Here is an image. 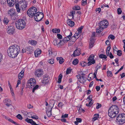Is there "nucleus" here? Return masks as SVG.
<instances>
[{
	"mask_svg": "<svg viewBox=\"0 0 125 125\" xmlns=\"http://www.w3.org/2000/svg\"><path fill=\"white\" fill-rule=\"evenodd\" d=\"M20 52V47L16 45L10 46L7 50L8 56L12 58H15L16 57Z\"/></svg>",
	"mask_w": 125,
	"mask_h": 125,
	"instance_id": "nucleus-1",
	"label": "nucleus"
},
{
	"mask_svg": "<svg viewBox=\"0 0 125 125\" xmlns=\"http://www.w3.org/2000/svg\"><path fill=\"white\" fill-rule=\"evenodd\" d=\"M109 23L106 20H104L101 21L99 23H98L99 27L96 29V32L100 33L102 31V30L107 28Z\"/></svg>",
	"mask_w": 125,
	"mask_h": 125,
	"instance_id": "nucleus-2",
	"label": "nucleus"
},
{
	"mask_svg": "<svg viewBox=\"0 0 125 125\" xmlns=\"http://www.w3.org/2000/svg\"><path fill=\"white\" fill-rule=\"evenodd\" d=\"M16 27L19 30H22L25 27L26 23L25 21L23 19H20L15 22Z\"/></svg>",
	"mask_w": 125,
	"mask_h": 125,
	"instance_id": "nucleus-3",
	"label": "nucleus"
},
{
	"mask_svg": "<svg viewBox=\"0 0 125 125\" xmlns=\"http://www.w3.org/2000/svg\"><path fill=\"white\" fill-rule=\"evenodd\" d=\"M117 123L119 125H122L125 123V114H120L117 117L116 120Z\"/></svg>",
	"mask_w": 125,
	"mask_h": 125,
	"instance_id": "nucleus-4",
	"label": "nucleus"
},
{
	"mask_svg": "<svg viewBox=\"0 0 125 125\" xmlns=\"http://www.w3.org/2000/svg\"><path fill=\"white\" fill-rule=\"evenodd\" d=\"M37 11L36 8L35 7H32L28 10L27 13L30 17H32L36 14Z\"/></svg>",
	"mask_w": 125,
	"mask_h": 125,
	"instance_id": "nucleus-5",
	"label": "nucleus"
},
{
	"mask_svg": "<svg viewBox=\"0 0 125 125\" xmlns=\"http://www.w3.org/2000/svg\"><path fill=\"white\" fill-rule=\"evenodd\" d=\"M65 34L67 36L66 37H64L63 39V42H66L70 40V38L72 35L71 32L69 30H67L65 31Z\"/></svg>",
	"mask_w": 125,
	"mask_h": 125,
	"instance_id": "nucleus-6",
	"label": "nucleus"
},
{
	"mask_svg": "<svg viewBox=\"0 0 125 125\" xmlns=\"http://www.w3.org/2000/svg\"><path fill=\"white\" fill-rule=\"evenodd\" d=\"M36 81L35 79L33 78H31L30 80L28 81L27 83V87L32 88L36 84Z\"/></svg>",
	"mask_w": 125,
	"mask_h": 125,
	"instance_id": "nucleus-7",
	"label": "nucleus"
},
{
	"mask_svg": "<svg viewBox=\"0 0 125 125\" xmlns=\"http://www.w3.org/2000/svg\"><path fill=\"white\" fill-rule=\"evenodd\" d=\"M8 14L10 16L11 19L14 20H16V18L15 16H16V13L14 9H11L9 10L8 11Z\"/></svg>",
	"mask_w": 125,
	"mask_h": 125,
	"instance_id": "nucleus-8",
	"label": "nucleus"
},
{
	"mask_svg": "<svg viewBox=\"0 0 125 125\" xmlns=\"http://www.w3.org/2000/svg\"><path fill=\"white\" fill-rule=\"evenodd\" d=\"M109 110L115 113L117 115L119 113V110L118 107L115 105H114L111 106Z\"/></svg>",
	"mask_w": 125,
	"mask_h": 125,
	"instance_id": "nucleus-9",
	"label": "nucleus"
},
{
	"mask_svg": "<svg viewBox=\"0 0 125 125\" xmlns=\"http://www.w3.org/2000/svg\"><path fill=\"white\" fill-rule=\"evenodd\" d=\"M18 3L19 4V5L21 9L23 10H24L25 9V8L27 7V4L25 1H23L22 0V1H21Z\"/></svg>",
	"mask_w": 125,
	"mask_h": 125,
	"instance_id": "nucleus-10",
	"label": "nucleus"
},
{
	"mask_svg": "<svg viewBox=\"0 0 125 125\" xmlns=\"http://www.w3.org/2000/svg\"><path fill=\"white\" fill-rule=\"evenodd\" d=\"M40 12H37L36 14L34 16L35 20L37 22L42 20L43 18L44 15H42V17L40 18Z\"/></svg>",
	"mask_w": 125,
	"mask_h": 125,
	"instance_id": "nucleus-11",
	"label": "nucleus"
},
{
	"mask_svg": "<svg viewBox=\"0 0 125 125\" xmlns=\"http://www.w3.org/2000/svg\"><path fill=\"white\" fill-rule=\"evenodd\" d=\"M81 53V49L80 48H78L75 50L73 52V53L71 55L72 56L75 57L79 56Z\"/></svg>",
	"mask_w": 125,
	"mask_h": 125,
	"instance_id": "nucleus-12",
	"label": "nucleus"
},
{
	"mask_svg": "<svg viewBox=\"0 0 125 125\" xmlns=\"http://www.w3.org/2000/svg\"><path fill=\"white\" fill-rule=\"evenodd\" d=\"M14 27L13 26H10L7 29V32L8 33L10 34H12L14 33Z\"/></svg>",
	"mask_w": 125,
	"mask_h": 125,
	"instance_id": "nucleus-13",
	"label": "nucleus"
},
{
	"mask_svg": "<svg viewBox=\"0 0 125 125\" xmlns=\"http://www.w3.org/2000/svg\"><path fill=\"white\" fill-rule=\"evenodd\" d=\"M43 74V72L41 69H39L35 71V74L36 76L39 77H40L41 75H42Z\"/></svg>",
	"mask_w": 125,
	"mask_h": 125,
	"instance_id": "nucleus-14",
	"label": "nucleus"
},
{
	"mask_svg": "<svg viewBox=\"0 0 125 125\" xmlns=\"http://www.w3.org/2000/svg\"><path fill=\"white\" fill-rule=\"evenodd\" d=\"M50 80L49 76L47 74H45L43 76V82L45 83H48Z\"/></svg>",
	"mask_w": 125,
	"mask_h": 125,
	"instance_id": "nucleus-15",
	"label": "nucleus"
},
{
	"mask_svg": "<svg viewBox=\"0 0 125 125\" xmlns=\"http://www.w3.org/2000/svg\"><path fill=\"white\" fill-rule=\"evenodd\" d=\"M49 56L51 57H55L57 54L56 52L52 51L51 49L49 50Z\"/></svg>",
	"mask_w": 125,
	"mask_h": 125,
	"instance_id": "nucleus-16",
	"label": "nucleus"
},
{
	"mask_svg": "<svg viewBox=\"0 0 125 125\" xmlns=\"http://www.w3.org/2000/svg\"><path fill=\"white\" fill-rule=\"evenodd\" d=\"M108 114L109 116L112 118L115 117L117 115V114L115 113H114L109 110H108Z\"/></svg>",
	"mask_w": 125,
	"mask_h": 125,
	"instance_id": "nucleus-17",
	"label": "nucleus"
},
{
	"mask_svg": "<svg viewBox=\"0 0 125 125\" xmlns=\"http://www.w3.org/2000/svg\"><path fill=\"white\" fill-rule=\"evenodd\" d=\"M3 101L4 103H6L5 104L8 107L10 106L11 105V102L10 99L6 98Z\"/></svg>",
	"mask_w": 125,
	"mask_h": 125,
	"instance_id": "nucleus-18",
	"label": "nucleus"
},
{
	"mask_svg": "<svg viewBox=\"0 0 125 125\" xmlns=\"http://www.w3.org/2000/svg\"><path fill=\"white\" fill-rule=\"evenodd\" d=\"M94 42V38L91 37L89 46L90 48H91L93 46Z\"/></svg>",
	"mask_w": 125,
	"mask_h": 125,
	"instance_id": "nucleus-19",
	"label": "nucleus"
},
{
	"mask_svg": "<svg viewBox=\"0 0 125 125\" xmlns=\"http://www.w3.org/2000/svg\"><path fill=\"white\" fill-rule=\"evenodd\" d=\"M67 23L69 26L71 27H73L74 25V22L72 21L70 19H68L67 20Z\"/></svg>",
	"mask_w": 125,
	"mask_h": 125,
	"instance_id": "nucleus-20",
	"label": "nucleus"
},
{
	"mask_svg": "<svg viewBox=\"0 0 125 125\" xmlns=\"http://www.w3.org/2000/svg\"><path fill=\"white\" fill-rule=\"evenodd\" d=\"M8 4L10 7H12L15 3V1H12V0H7Z\"/></svg>",
	"mask_w": 125,
	"mask_h": 125,
	"instance_id": "nucleus-21",
	"label": "nucleus"
},
{
	"mask_svg": "<svg viewBox=\"0 0 125 125\" xmlns=\"http://www.w3.org/2000/svg\"><path fill=\"white\" fill-rule=\"evenodd\" d=\"M24 71L22 70L18 75V78L19 79H21L24 74Z\"/></svg>",
	"mask_w": 125,
	"mask_h": 125,
	"instance_id": "nucleus-22",
	"label": "nucleus"
},
{
	"mask_svg": "<svg viewBox=\"0 0 125 125\" xmlns=\"http://www.w3.org/2000/svg\"><path fill=\"white\" fill-rule=\"evenodd\" d=\"M41 53V51L40 49H38L34 52L35 56V57H37L39 54Z\"/></svg>",
	"mask_w": 125,
	"mask_h": 125,
	"instance_id": "nucleus-23",
	"label": "nucleus"
},
{
	"mask_svg": "<svg viewBox=\"0 0 125 125\" xmlns=\"http://www.w3.org/2000/svg\"><path fill=\"white\" fill-rule=\"evenodd\" d=\"M19 4L17 2L15 4V6L16 9L17 11L19 13L20 12L21 9L20 8V6L19 5Z\"/></svg>",
	"mask_w": 125,
	"mask_h": 125,
	"instance_id": "nucleus-24",
	"label": "nucleus"
},
{
	"mask_svg": "<svg viewBox=\"0 0 125 125\" xmlns=\"http://www.w3.org/2000/svg\"><path fill=\"white\" fill-rule=\"evenodd\" d=\"M52 31L53 33H58L60 32V30L59 29H53L52 30Z\"/></svg>",
	"mask_w": 125,
	"mask_h": 125,
	"instance_id": "nucleus-25",
	"label": "nucleus"
},
{
	"mask_svg": "<svg viewBox=\"0 0 125 125\" xmlns=\"http://www.w3.org/2000/svg\"><path fill=\"white\" fill-rule=\"evenodd\" d=\"M52 105H50V104L49 106L48 107H46V112L52 111V109L53 107Z\"/></svg>",
	"mask_w": 125,
	"mask_h": 125,
	"instance_id": "nucleus-26",
	"label": "nucleus"
},
{
	"mask_svg": "<svg viewBox=\"0 0 125 125\" xmlns=\"http://www.w3.org/2000/svg\"><path fill=\"white\" fill-rule=\"evenodd\" d=\"M94 56L93 54H91L90 56L89 57L88 59L87 60L88 61H92L94 60Z\"/></svg>",
	"mask_w": 125,
	"mask_h": 125,
	"instance_id": "nucleus-27",
	"label": "nucleus"
},
{
	"mask_svg": "<svg viewBox=\"0 0 125 125\" xmlns=\"http://www.w3.org/2000/svg\"><path fill=\"white\" fill-rule=\"evenodd\" d=\"M99 116V115L98 114H95L94 116V117L93 118V120L94 121L97 120Z\"/></svg>",
	"mask_w": 125,
	"mask_h": 125,
	"instance_id": "nucleus-28",
	"label": "nucleus"
},
{
	"mask_svg": "<svg viewBox=\"0 0 125 125\" xmlns=\"http://www.w3.org/2000/svg\"><path fill=\"white\" fill-rule=\"evenodd\" d=\"M94 102V100L92 99L90 100L88 104H86V105L87 106H91L92 105Z\"/></svg>",
	"mask_w": 125,
	"mask_h": 125,
	"instance_id": "nucleus-29",
	"label": "nucleus"
},
{
	"mask_svg": "<svg viewBox=\"0 0 125 125\" xmlns=\"http://www.w3.org/2000/svg\"><path fill=\"white\" fill-rule=\"evenodd\" d=\"M62 75L61 73L58 76V82L59 83H60L61 82V80Z\"/></svg>",
	"mask_w": 125,
	"mask_h": 125,
	"instance_id": "nucleus-30",
	"label": "nucleus"
},
{
	"mask_svg": "<svg viewBox=\"0 0 125 125\" xmlns=\"http://www.w3.org/2000/svg\"><path fill=\"white\" fill-rule=\"evenodd\" d=\"M81 33H79V32L78 31H76V33H75L73 36L75 37L77 39H78L79 37L80 34Z\"/></svg>",
	"mask_w": 125,
	"mask_h": 125,
	"instance_id": "nucleus-31",
	"label": "nucleus"
},
{
	"mask_svg": "<svg viewBox=\"0 0 125 125\" xmlns=\"http://www.w3.org/2000/svg\"><path fill=\"white\" fill-rule=\"evenodd\" d=\"M87 63L88 66H89L92 64H94L95 63V60H94L92 61H89Z\"/></svg>",
	"mask_w": 125,
	"mask_h": 125,
	"instance_id": "nucleus-32",
	"label": "nucleus"
},
{
	"mask_svg": "<svg viewBox=\"0 0 125 125\" xmlns=\"http://www.w3.org/2000/svg\"><path fill=\"white\" fill-rule=\"evenodd\" d=\"M77 39L75 37H74V36H73L71 38H70V41L72 42H75Z\"/></svg>",
	"mask_w": 125,
	"mask_h": 125,
	"instance_id": "nucleus-33",
	"label": "nucleus"
},
{
	"mask_svg": "<svg viewBox=\"0 0 125 125\" xmlns=\"http://www.w3.org/2000/svg\"><path fill=\"white\" fill-rule=\"evenodd\" d=\"M9 21L8 19L6 17H5L4 19L3 22L4 23H5L6 24H7L8 23Z\"/></svg>",
	"mask_w": 125,
	"mask_h": 125,
	"instance_id": "nucleus-34",
	"label": "nucleus"
},
{
	"mask_svg": "<svg viewBox=\"0 0 125 125\" xmlns=\"http://www.w3.org/2000/svg\"><path fill=\"white\" fill-rule=\"evenodd\" d=\"M99 57L100 58L105 59L107 58V56L105 55L101 54L99 55Z\"/></svg>",
	"mask_w": 125,
	"mask_h": 125,
	"instance_id": "nucleus-35",
	"label": "nucleus"
},
{
	"mask_svg": "<svg viewBox=\"0 0 125 125\" xmlns=\"http://www.w3.org/2000/svg\"><path fill=\"white\" fill-rule=\"evenodd\" d=\"M78 63V60L77 59H75L73 62V64L74 65L77 64Z\"/></svg>",
	"mask_w": 125,
	"mask_h": 125,
	"instance_id": "nucleus-36",
	"label": "nucleus"
},
{
	"mask_svg": "<svg viewBox=\"0 0 125 125\" xmlns=\"http://www.w3.org/2000/svg\"><path fill=\"white\" fill-rule=\"evenodd\" d=\"M8 120L10 122L13 124H14L16 125H19L17 123L15 122L12 120L11 119L9 118V119H8Z\"/></svg>",
	"mask_w": 125,
	"mask_h": 125,
	"instance_id": "nucleus-37",
	"label": "nucleus"
},
{
	"mask_svg": "<svg viewBox=\"0 0 125 125\" xmlns=\"http://www.w3.org/2000/svg\"><path fill=\"white\" fill-rule=\"evenodd\" d=\"M25 81H23L22 83L21 92H23V89L25 86Z\"/></svg>",
	"mask_w": 125,
	"mask_h": 125,
	"instance_id": "nucleus-38",
	"label": "nucleus"
},
{
	"mask_svg": "<svg viewBox=\"0 0 125 125\" xmlns=\"http://www.w3.org/2000/svg\"><path fill=\"white\" fill-rule=\"evenodd\" d=\"M78 81L80 83H82V84H83L85 82V79H83L81 78Z\"/></svg>",
	"mask_w": 125,
	"mask_h": 125,
	"instance_id": "nucleus-39",
	"label": "nucleus"
},
{
	"mask_svg": "<svg viewBox=\"0 0 125 125\" xmlns=\"http://www.w3.org/2000/svg\"><path fill=\"white\" fill-rule=\"evenodd\" d=\"M39 87V85H36L35 87L34 86V88H33L32 89V92L34 93L35 92V90L37 89Z\"/></svg>",
	"mask_w": 125,
	"mask_h": 125,
	"instance_id": "nucleus-40",
	"label": "nucleus"
},
{
	"mask_svg": "<svg viewBox=\"0 0 125 125\" xmlns=\"http://www.w3.org/2000/svg\"><path fill=\"white\" fill-rule=\"evenodd\" d=\"M108 39H111L112 40H113L114 39L115 37L114 35L110 34L108 36Z\"/></svg>",
	"mask_w": 125,
	"mask_h": 125,
	"instance_id": "nucleus-41",
	"label": "nucleus"
},
{
	"mask_svg": "<svg viewBox=\"0 0 125 125\" xmlns=\"http://www.w3.org/2000/svg\"><path fill=\"white\" fill-rule=\"evenodd\" d=\"M80 64L82 66L84 67L86 65L87 63L83 61L81 62Z\"/></svg>",
	"mask_w": 125,
	"mask_h": 125,
	"instance_id": "nucleus-42",
	"label": "nucleus"
},
{
	"mask_svg": "<svg viewBox=\"0 0 125 125\" xmlns=\"http://www.w3.org/2000/svg\"><path fill=\"white\" fill-rule=\"evenodd\" d=\"M87 0H83L82 1V6H84L87 4Z\"/></svg>",
	"mask_w": 125,
	"mask_h": 125,
	"instance_id": "nucleus-43",
	"label": "nucleus"
},
{
	"mask_svg": "<svg viewBox=\"0 0 125 125\" xmlns=\"http://www.w3.org/2000/svg\"><path fill=\"white\" fill-rule=\"evenodd\" d=\"M0 3L1 5H4L6 3V0H0Z\"/></svg>",
	"mask_w": 125,
	"mask_h": 125,
	"instance_id": "nucleus-44",
	"label": "nucleus"
},
{
	"mask_svg": "<svg viewBox=\"0 0 125 125\" xmlns=\"http://www.w3.org/2000/svg\"><path fill=\"white\" fill-rule=\"evenodd\" d=\"M83 26H81L80 27L78 28V31L79 32V33L82 32V29L83 28Z\"/></svg>",
	"mask_w": 125,
	"mask_h": 125,
	"instance_id": "nucleus-45",
	"label": "nucleus"
},
{
	"mask_svg": "<svg viewBox=\"0 0 125 125\" xmlns=\"http://www.w3.org/2000/svg\"><path fill=\"white\" fill-rule=\"evenodd\" d=\"M21 112L25 116H26L28 114L26 111H25L23 110L21 111Z\"/></svg>",
	"mask_w": 125,
	"mask_h": 125,
	"instance_id": "nucleus-46",
	"label": "nucleus"
},
{
	"mask_svg": "<svg viewBox=\"0 0 125 125\" xmlns=\"http://www.w3.org/2000/svg\"><path fill=\"white\" fill-rule=\"evenodd\" d=\"M31 44L35 45L37 43V42L35 41L32 40L31 41Z\"/></svg>",
	"mask_w": 125,
	"mask_h": 125,
	"instance_id": "nucleus-47",
	"label": "nucleus"
},
{
	"mask_svg": "<svg viewBox=\"0 0 125 125\" xmlns=\"http://www.w3.org/2000/svg\"><path fill=\"white\" fill-rule=\"evenodd\" d=\"M26 49L28 51L30 52H31L32 51V48L31 47H27Z\"/></svg>",
	"mask_w": 125,
	"mask_h": 125,
	"instance_id": "nucleus-48",
	"label": "nucleus"
},
{
	"mask_svg": "<svg viewBox=\"0 0 125 125\" xmlns=\"http://www.w3.org/2000/svg\"><path fill=\"white\" fill-rule=\"evenodd\" d=\"M70 14L71 16L72 17V18L71 19L72 20L73 19L74 14H75V11H72L71 12Z\"/></svg>",
	"mask_w": 125,
	"mask_h": 125,
	"instance_id": "nucleus-49",
	"label": "nucleus"
},
{
	"mask_svg": "<svg viewBox=\"0 0 125 125\" xmlns=\"http://www.w3.org/2000/svg\"><path fill=\"white\" fill-rule=\"evenodd\" d=\"M107 73L108 76L111 77L112 75V72L110 71H107Z\"/></svg>",
	"mask_w": 125,
	"mask_h": 125,
	"instance_id": "nucleus-50",
	"label": "nucleus"
},
{
	"mask_svg": "<svg viewBox=\"0 0 125 125\" xmlns=\"http://www.w3.org/2000/svg\"><path fill=\"white\" fill-rule=\"evenodd\" d=\"M117 55L119 56H121L122 54L121 51V50H118L117 51Z\"/></svg>",
	"mask_w": 125,
	"mask_h": 125,
	"instance_id": "nucleus-51",
	"label": "nucleus"
},
{
	"mask_svg": "<svg viewBox=\"0 0 125 125\" xmlns=\"http://www.w3.org/2000/svg\"><path fill=\"white\" fill-rule=\"evenodd\" d=\"M16 117L18 119L20 120H21L22 119V116L20 114L18 115Z\"/></svg>",
	"mask_w": 125,
	"mask_h": 125,
	"instance_id": "nucleus-52",
	"label": "nucleus"
},
{
	"mask_svg": "<svg viewBox=\"0 0 125 125\" xmlns=\"http://www.w3.org/2000/svg\"><path fill=\"white\" fill-rule=\"evenodd\" d=\"M32 120V119H29L28 118H27L25 120V121L26 122L28 123H30L31 124V122Z\"/></svg>",
	"mask_w": 125,
	"mask_h": 125,
	"instance_id": "nucleus-53",
	"label": "nucleus"
},
{
	"mask_svg": "<svg viewBox=\"0 0 125 125\" xmlns=\"http://www.w3.org/2000/svg\"><path fill=\"white\" fill-rule=\"evenodd\" d=\"M47 116L48 117H50L52 115L51 111L46 112Z\"/></svg>",
	"mask_w": 125,
	"mask_h": 125,
	"instance_id": "nucleus-54",
	"label": "nucleus"
},
{
	"mask_svg": "<svg viewBox=\"0 0 125 125\" xmlns=\"http://www.w3.org/2000/svg\"><path fill=\"white\" fill-rule=\"evenodd\" d=\"M48 62L51 64L54 63V60L53 59H51L48 61Z\"/></svg>",
	"mask_w": 125,
	"mask_h": 125,
	"instance_id": "nucleus-55",
	"label": "nucleus"
},
{
	"mask_svg": "<svg viewBox=\"0 0 125 125\" xmlns=\"http://www.w3.org/2000/svg\"><path fill=\"white\" fill-rule=\"evenodd\" d=\"M58 108L60 109H62V103L61 102L59 103L58 105Z\"/></svg>",
	"mask_w": 125,
	"mask_h": 125,
	"instance_id": "nucleus-56",
	"label": "nucleus"
},
{
	"mask_svg": "<svg viewBox=\"0 0 125 125\" xmlns=\"http://www.w3.org/2000/svg\"><path fill=\"white\" fill-rule=\"evenodd\" d=\"M71 70L70 69L68 68L66 70V74H68L70 73L71 72Z\"/></svg>",
	"mask_w": 125,
	"mask_h": 125,
	"instance_id": "nucleus-57",
	"label": "nucleus"
},
{
	"mask_svg": "<svg viewBox=\"0 0 125 125\" xmlns=\"http://www.w3.org/2000/svg\"><path fill=\"white\" fill-rule=\"evenodd\" d=\"M57 36L58 38L59 39H61L62 38V35L60 34H57Z\"/></svg>",
	"mask_w": 125,
	"mask_h": 125,
	"instance_id": "nucleus-58",
	"label": "nucleus"
},
{
	"mask_svg": "<svg viewBox=\"0 0 125 125\" xmlns=\"http://www.w3.org/2000/svg\"><path fill=\"white\" fill-rule=\"evenodd\" d=\"M53 44L54 45H57V41L56 40H54L52 42Z\"/></svg>",
	"mask_w": 125,
	"mask_h": 125,
	"instance_id": "nucleus-59",
	"label": "nucleus"
},
{
	"mask_svg": "<svg viewBox=\"0 0 125 125\" xmlns=\"http://www.w3.org/2000/svg\"><path fill=\"white\" fill-rule=\"evenodd\" d=\"M97 104L98 105L96 107V108L97 109H98L101 107V104L98 103H97Z\"/></svg>",
	"mask_w": 125,
	"mask_h": 125,
	"instance_id": "nucleus-60",
	"label": "nucleus"
},
{
	"mask_svg": "<svg viewBox=\"0 0 125 125\" xmlns=\"http://www.w3.org/2000/svg\"><path fill=\"white\" fill-rule=\"evenodd\" d=\"M122 12V10H121V9L120 8H118L117 9V12L119 14H121Z\"/></svg>",
	"mask_w": 125,
	"mask_h": 125,
	"instance_id": "nucleus-61",
	"label": "nucleus"
},
{
	"mask_svg": "<svg viewBox=\"0 0 125 125\" xmlns=\"http://www.w3.org/2000/svg\"><path fill=\"white\" fill-rule=\"evenodd\" d=\"M31 118L32 119H38V116L36 115H34L33 116H31Z\"/></svg>",
	"mask_w": 125,
	"mask_h": 125,
	"instance_id": "nucleus-62",
	"label": "nucleus"
},
{
	"mask_svg": "<svg viewBox=\"0 0 125 125\" xmlns=\"http://www.w3.org/2000/svg\"><path fill=\"white\" fill-rule=\"evenodd\" d=\"M80 9V7L77 6H75L74 8V10H79Z\"/></svg>",
	"mask_w": 125,
	"mask_h": 125,
	"instance_id": "nucleus-63",
	"label": "nucleus"
},
{
	"mask_svg": "<svg viewBox=\"0 0 125 125\" xmlns=\"http://www.w3.org/2000/svg\"><path fill=\"white\" fill-rule=\"evenodd\" d=\"M76 121L78 123H80L82 121V120L81 118H76Z\"/></svg>",
	"mask_w": 125,
	"mask_h": 125,
	"instance_id": "nucleus-64",
	"label": "nucleus"
}]
</instances>
